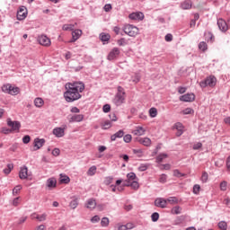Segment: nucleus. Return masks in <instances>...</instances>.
Wrapping results in <instances>:
<instances>
[{
    "instance_id": "bb28decb",
    "label": "nucleus",
    "mask_w": 230,
    "mask_h": 230,
    "mask_svg": "<svg viewBox=\"0 0 230 230\" xmlns=\"http://www.w3.org/2000/svg\"><path fill=\"white\" fill-rule=\"evenodd\" d=\"M34 105L35 107H37L38 109H40V107H42V105H44V100H42V98L40 97H37L34 100Z\"/></svg>"
},
{
    "instance_id": "c03bdc74",
    "label": "nucleus",
    "mask_w": 230,
    "mask_h": 230,
    "mask_svg": "<svg viewBox=\"0 0 230 230\" xmlns=\"http://www.w3.org/2000/svg\"><path fill=\"white\" fill-rule=\"evenodd\" d=\"M149 116H150L151 118H155V116H157V109H155V108H151V109L149 110Z\"/></svg>"
},
{
    "instance_id": "4d7b16f0",
    "label": "nucleus",
    "mask_w": 230,
    "mask_h": 230,
    "mask_svg": "<svg viewBox=\"0 0 230 230\" xmlns=\"http://www.w3.org/2000/svg\"><path fill=\"white\" fill-rule=\"evenodd\" d=\"M31 139V138L30 137L29 135L24 136V137H22V143H24V145H28V143H30Z\"/></svg>"
},
{
    "instance_id": "423d86ee",
    "label": "nucleus",
    "mask_w": 230,
    "mask_h": 230,
    "mask_svg": "<svg viewBox=\"0 0 230 230\" xmlns=\"http://www.w3.org/2000/svg\"><path fill=\"white\" fill-rule=\"evenodd\" d=\"M38 42L41 46H46V47L51 46V40L49 38H48V36H46V35L39 36Z\"/></svg>"
},
{
    "instance_id": "e2e57ef3",
    "label": "nucleus",
    "mask_w": 230,
    "mask_h": 230,
    "mask_svg": "<svg viewBox=\"0 0 230 230\" xmlns=\"http://www.w3.org/2000/svg\"><path fill=\"white\" fill-rule=\"evenodd\" d=\"M117 94H122L125 96V89L121 86H118V93Z\"/></svg>"
},
{
    "instance_id": "de8ad7c7",
    "label": "nucleus",
    "mask_w": 230,
    "mask_h": 230,
    "mask_svg": "<svg viewBox=\"0 0 230 230\" xmlns=\"http://www.w3.org/2000/svg\"><path fill=\"white\" fill-rule=\"evenodd\" d=\"M111 127H112V124L111 123V121L106 120L103 124H102V129L103 130H107L109 128H111Z\"/></svg>"
},
{
    "instance_id": "473e14b6",
    "label": "nucleus",
    "mask_w": 230,
    "mask_h": 230,
    "mask_svg": "<svg viewBox=\"0 0 230 230\" xmlns=\"http://www.w3.org/2000/svg\"><path fill=\"white\" fill-rule=\"evenodd\" d=\"M12 170H13V164H8L7 168L4 169V173H5V175H8L10 174Z\"/></svg>"
},
{
    "instance_id": "6e6552de",
    "label": "nucleus",
    "mask_w": 230,
    "mask_h": 230,
    "mask_svg": "<svg viewBox=\"0 0 230 230\" xmlns=\"http://www.w3.org/2000/svg\"><path fill=\"white\" fill-rule=\"evenodd\" d=\"M173 128H175L177 130V132H176L177 137H181V136H182V134H184V125H182V123L176 122L173 126Z\"/></svg>"
},
{
    "instance_id": "8fccbe9b",
    "label": "nucleus",
    "mask_w": 230,
    "mask_h": 230,
    "mask_svg": "<svg viewBox=\"0 0 230 230\" xmlns=\"http://www.w3.org/2000/svg\"><path fill=\"white\" fill-rule=\"evenodd\" d=\"M151 220H152V222H157V220H159V213L154 212L151 215Z\"/></svg>"
},
{
    "instance_id": "4be33fe9",
    "label": "nucleus",
    "mask_w": 230,
    "mask_h": 230,
    "mask_svg": "<svg viewBox=\"0 0 230 230\" xmlns=\"http://www.w3.org/2000/svg\"><path fill=\"white\" fill-rule=\"evenodd\" d=\"M123 136H125V131H123V129H119V131H117L115 134H113L111 137V140L116 141V139H119V138L123 137Z\"/></svg>"
},
{
    "instance_id": "09e8293b",
    "label": "nucleus",
    "mask_w": 230,
    "mask_h": 230,
    "mask_svg": "<svg viewBox=\"0 0 230 230\" xmlns=\"http://www.w3.org/2000/svg\"><path fill=\"white\" fill-rule=\"evenodd\" d=\"M167 202H169L170 204H177L179 202V199H177L176 197H170L167 199Z\"/></svg>"
},
{
    "instance_id": "dca6fc26",
    "label": "nucleus",
    "mask_w": 230,
    "mask_h": 230,
    "mask_svg": "<svg viewBox=\"0 0 230 230\" xmlns=\"http://www.w3.org/2000/svg\"><path fill=\"white\" fill-rule=\"evenodd\" d=\"M136 141L140 143V145H144V146H150L152 145V140L149 137H137Z\"/></svg>"
},
{
    "instance_id": "f03ea898",
    "label": "nucleus",
    "mask_w": 230,
    "mask_h": 230,
    "mask_svg": "<svg viewBox=\"0 0 230 230\" xmlns=\"http://www.w3.org/2000/svg\"><path fill=\"white\" fill-rule=\"evenodd\" d=\"M123 31L126 33V35H128V37H136L137 35H139V29L131 24L125 25Z\"/></svg>"
},
{
    "instance_id": "0eeeda50",
    "label": "nucleus",
    "mask_w": 230,
    "mask_h": 230,
    "mask_svg": "<svg viewBox=\"0 0 230 230\" xmlns=\"http://www.w3.org/2000/svg\"><path fill=\"white\" fill-rule=\"evenodd\" d=\"M204 85L206 87H215V85H217V77L214 75H209L205 79Z\"/></svg>"
},
{
    "instance_id": "b1692460",
    "label": "nucleus",
    "mask_w": 230,
    "mask_h": 230,
    "mask_svg": "<svg viewBox=\"0 0 230 230\" xmlns=\"http://www.w3.org/2000/svg\"><path fill=\"white\" fill-rule=\"evenodd\" d=\"M145 132H146V130H145L143 127L138 126L137 129L133 130L132 134H134V136H145Z\"/></svg>"
},
{
    "instance_id": "1a4fd4ad",
    "label": "nucleus",
    "mask_w": 230,
    "mask_h": 230,
    "mask_svg": "<svg viewBox=\"0 0 230 230\" xmlns=\"http://www.w3.org/2000/svg\"><path fill=\"white\" fill-rule=\"evenodd\" d=\"M52 134L56 136V137H64V136H66V128H55Z\"/></svg>"
},
{
    "instance_id": "aec40b11",
    "label": "nucleus",
    "mask_w": 230,
    "mask_h": 230,
    "mask_svg": "<svg viewBox=\"0 0 230 230\" xmlns=\"http://www.w3.org/2000/svg\"><path fill=\"white\" fill-rule=\"evenodd\" d=\"M47 188H49V190H53V188H57V179L55 178H49L47 180Z\"/></svg>"
},
{
    "instance_id": "5701e85b",
    "label": "nucleus",
    "mask_w": 230,
    "mask_h": 230,
    "mask_svg": "<svg viewBox=\"0 0 230 230\" xmlns=\"http://www.w3.org/2000/svg\"><path fill=\"white\" fill-rule=\"evenodd\" d=\"M87 209H94L96 208V199H89L87 201H86V206Z\"/></svg>"
},
{
    "instance_id": "bf43d9fd",
    "label": "nucleus",
    "mask_w": 230,
    "mask_h": 230,
    "mask_svg": "<svg viewBox=\"0 0 230 230\" xmlns=\"http://www.w3.org/2000/svg\"><path fill=\"white\" fill-rule=\"evenodd\" d=\"M165 40H166V42H172V40H173V35H172V34H166L165 35Z\"/></svg>"
},
{
    "instance_id": "f257e3e1",
    "label": "nucleus",
    "mask_w": 230,
    "mask_h": 230,
    "mask_svg": "<svg viewBox=\"0 0 230 230\" xmlns=\"http://www.w3.org/2000/svg\"><path fill=\"white\" fill-rule=\"evenodd\" d=\"M66 92L64 93V98L68 103H73L76 100L82 98L80 93H84L85 84L82 82L66 83L65 85Z\"/></svg>"
},
{
    "instance_id": "f3484780",
    "label": "nucleus",
    "mask_w": 230,
    "mask_h": 230,
    "mask_svg": "<svg viewBox=\"0 0 230 230\" xmlns=\"http://www.w3.org/2000/svg\"><path fill=\"white\" fill-rule=\"evenodd\" d=\"M44 143H46V139H44V138H35L34 139L35 150H40V148H42V146H44Z\"/></svg>"
},
{
    "instance_id": "a19ab883",
    "label": "nucleus",
    "mask_w": 230,
    "mask_h": 230,
    "mask_svg": "<svg viewBox=\"0 0 230 230\" xmlns=\"http://www.w3.org/2000/svg\"><path fill=\"white\" fill-rule=\"evenodd\" d=\"M63 30L65 31H73L74 30H75V25H73V24H64L63 25Z\"/></svg>"
},
{
    "instance_id": "864d4df0",
    "label": "nucleus",
    "mask_w": 230,
    "mask_h": 230,
    "mask_svg": "<svg viewBox=\"0 0 230 230\" xmlns=\"http://www.w3.org/2000/svg\"><path fill=\"white\" fill-rule=\"evenodd\" d=\"M123 140L125 143H130V141H132V135L128 134V135L124 136Z\"/></svg>"
},
{
    "instance_id": "6e6d98bb",
    "label": "nucleus",
    "mask_w": 230,
    "mask_h": 230,
    "mask_svg": "<svg viewBox=\"0 0 230 230\" xmlns=\"http://www.w3.org/2000/svg\"><path fill=\"white\" fill-rule=\"evenodd\" d=\"M221 191H226L227 190V181H222L220 183Z\"/></svg>"
},
{
    "instance_id": "c756f323",
    "label": "nucleus",
    "mask_w": 230,
    "mask_h": 230,
    "mask_svg": "<svg viewBox=\"0 0 230 230\" xmlns=\"http://www.w3.org/2000/svg\"><path fill=\"white\" fill-rule=\"evenodd\" d=\"M96 165L91 166L87 171V175H89V177H93V175L96 174Z\"/></svg>"
},
{
    "instance_id": "c85d7f7f",
    "label": "nucleus",
    "mask_w": 230,
    "mask_h": 230,
    "mask_svg": "<svg viewBox=\"0 0 230 230\" xmlns=\"http://www.w3.org/2000/svg\"><path fill=\"white\" fill-rule=\"evenodd\" d=\"M171 212L172 215H181L182 213V208L176 206L172 208Z\"/></svg>"
},
{
    "instance_id": "79ce46f5",
    "label": "nucleus",
    "mask_w": 230,
    "mask_h": 230,
    "mask_svg": "<svg viewBox=\"0 0 230 230\" xmlns=\"http://www.w3.org/2000/svg\"><path fill=\"white\" fill-rule=\"evenodd\" d=\"M218 227L221 230H227V223L226 221H220L218 223Z\"/></svg>"
},
{
    "instance_id": "9b49d317",
    "label": "nucleus",
    "mask_w": 230,
    "mask_h": 230,
    "mask_svg": "<svg viewBox=\"0 0 230 230\" xmlns=\"http://www.w3.org/2000/svg\"><path fill=\"white\" fill-rule=\"evenodd\" d=\"M217 26H218L219 30L223 32H226V31H227V30H229V25H227V22H225L224 19L217 20Z\"/></svg>"
},
{
    "instance_id": "052dcab7",
    "label": "nucleus",
    "mask_w": 230,
    "mask_h": 230,
    "mask_svg": "<svg viewBox=\"0 0 230 230\" xmlns=\"http://www.w3.org/2000/svg\"><path fill=\"white\" fill-rule=\"evenodd\" d=\"M133 154H136L137 155H138V157H141V155H143V150H141V149H133Z\"/></svg>"
},
{
    "instance_id": "f704fd0d",
    "label": "nucleus",
    "mask_w": 230,
    "mask_h": 230,
    "mask_svg": "<svg viewBox=\"0 0 230 230\" xmlns=\"http://www.w3.org/2000/svg\"><path fill=\"white\" fill-rule=\"evenodd\" d=\"M173 176H174V177H177L178 179H181V177H186V174H185V173H182V172H181V171L175 169V170L173 171Z\"/></svg>"
},
{
    "instance_id": "9d476101",
    "label": "nucleus",
    "mask_w": 230,
    "mask_h": 230,
    "mask_svg": "<svg viewBox=\"0 0 230 230\" xmlns=\"http://www.w3.org/2000/svg\"><path fill=\"white\" fill-rule=\"evenodd\" d=\"M125 102V95H122L120 93H116L114 99H113V103L119 107V105L123 104Z\"/></svg>"
},
{
    "instance_id": "393cba45",
    "label": "nucleus",
    "mask_w": 230,
    "mask_h": 230,
    "mask_svg": "<svg viewBox=\"0 0 230 230\" xmlns=\"http://www.w3.org/2000/svg\"><path fill=\"white\" fill-rule=\"evenodd\" d=\"M48 217V214L44 213L42 215H38V214H32L31 218H36V220H39V222H44L46 221V218Z\"/></svg>"
},
{
    "instance_id": "37998d69",
    "label": "nucleus",
    "mask_w": 230,
    "mask_h": 230,
    "mask_svg": "<svg viewBox=\"0 0 230 230\" xmlns=\"http://www.w3.org/2000/svg\"><path fill=\"white\" fill-rule=\"evenodd\" d=\"M114 181V178H113V177L108 176V177H106L105 180H104V184H105L106 186H109L110 184H112V181Z\"/></svg>"
},
{
    "instance_id": "20e7f679",
    "label": "nucleus",
    "mask_w": 230,
    "mask_h": 230,
    "mask_svg": "<svg viewBox=\"0 0 230 230\" xmlns=\"http://www.w3.org/2000/svg\"><path fill=\"white\" fill-rule=\"evenodd\" d=\"M28 15V10L26 9V6L22 5L20 6L18 12H17V19L18 21H24L25 17Z\"/></svg>"
},
{
    "instance_id": "58836bf2",
    "label": "nucleus",
    "mask_w": 230,
    "mask_h": 230,
    "mask_svg": "<svg viewBox=\"0 0 230 230\" xmlns=\"http://www.w3.org/2000/svg\"><path fill=\"white\" fill-rule=\"evenodd\" d=\"M118 46H127L128 41L125 38H121L120 40H117Z\"/></svg>"
},
{
    "instance_id": "338daca9",
    "label": "nucleus",
    "mask_w": 230,
    "mask_h": 230,
    "mask_svg": "<svg viewBox=\"0 0 230 230\" xmlns=\"http://www.w3.org/2000/svg\"><path fill=\"white\" fill-rule=\"evenodd\" d=\"M110 119L111 121H118V117H116V113H111L110 114Z\"/></svg>"
},
{
    "instance_id": "cd10ccee",
    "label": "nucleus",
    "mask_w": 230,
    "mask_h": 230,
    "mask_svg": "<svg viewBox=\"0 0 230 230\" xmlns=\"http://www.w3.org/2000/svg\"><path fill=\"white\" fill-rule=\"evenodd\" d=\"M100 39H101L102 42H109V40H111V35L107 34L105 32H102L100 34Z\"/></svg>"
},
{
    "instance_id": "49530a36",
    "label": "nucleus",
    "mask_w": 230,
    "mask_h": 230,
    "mask_svg": "<svg viewBox=\"0 0 230 230\" xmlns=\"http://www.w3.org/2000/svg\"><path fill=\"white\" fill-rule=\"evenodd\" d=\"M167 179H168V175L163 173L160 175L159 182H161L162 184H164L166 182Z\"/></svg>"
},
{
    "instance_id": "13d9d810",
    "label": "nucleus",
    "mask_w": 230,
    "mask_h": 230,
    "mask_svg": "<svg viewBox=\"0 0 230 230\" xmlns=\"http://www.w3.org/2000/svg\"><path fill=\"white\" fill-rule=\"evenodd\" d=\"M102 111H103V112H105V113L111 112V104H105V105L102 107Z\"/></svg>"
},
{
    "instance_id": "7c9ffc66",
    "label": "nucleus",
    "mask_w": 230,
    "mask_h": 230,
    "mask_svg": "<svg viewBox=\"0 0 230 230\" xmlns=\"http://www.w3.org/2000/svg\"><path fill=\"white\" fill-rule=\"evenodd\" d=\"M126 186H130L133 190H139V182H137V180L133 181L131 183L126 184Z\"/></svg>"
},
{
    "instance_id": "c9c22d12",
    "label": "nucleus",
    "mask_w": 230,
    "mask_h": 230,
    "mask_svg": "<svg viewBox=\"0 0 230 230\" xmlns=\"http://www.w3.org/2000/svg\"><path fill=\"white\" fill-rule=\"evenodd\" d=\"M70 181H71V179H69V177L68 176H62L61 175V177H60V182L62 183V184H69V182H70Z\"/></svg>"
},
{
    "instance_id": "6ab92c4d",
    "label": "nucleus",
    "mask_w": 230,
    "mask_h": 230,
    "mask_svg": "<svg viewBox=\"0 0 230 230\" xmlns=\"http://www.w3.org/2000/svg\"><path fill=\"white\" fill-rule=\"evenodd\" d=\"M191 6H193L191 0H185L181 3L180 8H181V10H190Z\"/></svg>"
},
{
    "instance_id": "f8f14e48",
    "label": "nucleus",
    "mask_w": 230,
    "mask_h": 230,
    "mask_svg": "<svg viewBox=\"0 0 230 230\" xmlns=\"http://www.w3.org/2000/svg\"><path fill=\"white\" fill-rule=\"evenodd\" d=\"M131 21H143L145 19V14L143 13H132L128 15Z\"/></svg>"
},
{
    "instance_id": "412c9836",
    "label": "nucleus",
    "mask_w": 230,
    "mask_h": 230,
    "mask_svg": "<svg viewBox=\"0 0 230 230\" xmlns=\"http://www.w3.org/2000/svg\"><path fill=\"white\" fill-rule=\"evenodd\" d=\"M19 177L22 180L28 179V167L26 165L21 167Z\"/></svg>"
},
{
    "instance_id": "774afa93",
    "label": "nucleus",
    "mask_w": 230,
    "mask_h": 230,
    "mask_svg": "<svg viewBox=\"0 0 230 230\" xmlns=\"http://www.w3.org/2000/svg\"><path fill=\"white\" fill-rule=\"evenodd\" d=\"M208 172H203L202 174L203 182H208Z\"/></svg>"
},
{
    "instance_id": "4c0bfd02",
    "label": "nucleus",
    "mask_w": 230,
    "mask_h": 230,
    "mask_svg": "<svg viewBox=\"0 0 230 230\" xmlns=\"http://www.w3.org/2000/svg\"><path fill=\"white\" fill-rule=\"evenodd\" d=\"M70 208L72 209H76V208H78V199H75L70 202Z\"/></svg>"
},
{
    "instance_id": "ddd939ff",
    "label": "nucleus",
    "mask_w": 230,
    "mask_h": 230,
    "mask_svg": "<svg viewBox=\"0 0 230 230\" xmlns=\"http://www.w3.org/2000/svg\"><path fill=\"white\" fill-rule=\"evenodd\" d=\"M155 206L156 208H162L163 209H164V208H166L167 206V200L164 199V198H157L155 200Z\"/></svg>"
},
{
    "instance_id": "2eb2a0df",
    "label": "nucleus",
    "mask_w": 230,
    "mask_h": 230,
    "mask_svg": "<svg viewBox=\"0 0 230 230\" xmlns=\"http://www.w3.org/2000/svg\"><path fill=\"white\" fill-rule=\"evenodd\" d=\"M84 121V114H75L69 119V123H80Z\"/></svg>"
},
{
    "instance_id": "603ef678",
    "label": "nucleus",
    "mask_w": 230,
    "mask_h": 230,
    "mask_svg": "<svg viewBox=\"0 0 230 230\" xmlns=\"http://www.w3.org/2000/svg\"><path fill=\"white\" fill-rule=\"evenodd\" d=\"M101 226L102 227H107V226H109V219H108V217H102V219L101 221Z\"/></svg>"
},
{
    "instance_id": "ea45409f",
    "label": "nucleus",
    "mask_w": 230,
    "mask_h": 230,
    "mask_svg": "<svg viewBox=\"0 0 230 230\" xmlns=\"http://www.w3.org/2000/svg\"><path fill=\"white\" fill-rule=\"evenodd\" d=\"M9 94H12L13 96L19 94V87L12 86L11 90L9 91Z\"/></svg>"
},
{
    "instance_id": "a18cd8bd",
    "label": "nucleus",
    "mask_w": 230,
    "mask_h": 230,
    "mask_svg": "<svg viewBox=\"0 0 230 230\" xmlns=\"http://www.w3.org/2000/svg\"><path fill=\"white\" fill-rule=\"evenodd\" d=\"M148 170V164H142L138 166L139 172H146Z\"/></svg>"
},
{
    "instance_id": "a878e982",
    "label": "nucleus",
    "mask_w": 230,
    "mask_h": 230,
    "mask_svg": "<svg viewBox=\"0 0 230 230\" xmlns=\"http://www.w3.org/2000/svg\"><path fill=\"white\" fill-rule=\"evenodd\" d=\"M205 40H207V42H215V36L211 31L205 32Z\"/></svg>"
},
{
    "instance_id": "4468645a",
    "label": "nucleus",
    "mask_w": 230,
    "mask_h": 230,
    "mask_svg": "<svg viewBox=\"0 0 230 230\" xmlns=\"http://www.w3.org/2000/svg\"><path fill=\"white\" fill-rule=\"evenodd\" d=\"M80 37H82V30L76 29L72 31V40L69 42H76Z\"/></svg>"
},
{
    "instance_id": "2f4dec72",
    "label": "nucleus",
    "mask_w": 230,
    "mask_h": 230,
    "mask_svg": "<svg viewBox=\"0 0 230 230\" xmlns=\"http://www.w3.org/2000/svg\"><path fill=\"white\" fill-rule=\"evenodd\" d=\"M11 89H12V84H4L2 86L3 93H5L6 94H10V90Z\"/></svg>"
},
{
    "instance_id": "e433bc0d",
    "label": "nucleus",
    "mask_w": 230,
    "mask_h": 230,
    "mask_svg": "<svg viewBox=\"0 0 230 230\" xmlns=\"http://www.w3.org/2000/svg\"><path fill=\"white\" fill-rule=\"evenodd\" d=\"M128 181H137V176L134 172H128L127 174Z\"/></svg>"
},
{
    "instance_id": "39448f33",
    "label": "nucleus",
    "mask_w": 230,
    "mask_h": 230,
    "mask_svg": "<svg viewBox=\"0 0 230 230\" xmlns=\"http://www.w3.org/2000/svg\"><path fill=\"white\" fill-rule=\"evenodd\" d=\"M121 53V51L118 49V48H113L108 57H107V59L108 60H116V58H118V57H119V54Z\"/></svg>"
},
{
    "instance_id": "5fc2aeb1",
    "label": "nucleus",
    "mask_w": 230,
    "mask_h": 230,
    "mask_svg": "<svg viewBox=\"0 0 230 230\" xmlns=\"http://www.w3.org/2000/svg\"><path fill=\"white\" fill-rule=\"evenodd\" d=\"M21 190H22V186L17 185V186L14 187V189L13 190V195H17V193H19V191H21Z\"/></svg>"
},
{
    "instance_id": "69168bd1",
    "label": "nucleus",
    "mask_w": 230,
    "mask_h": 230,
    "mask_svg": "<svg viewBox=\"0 0 230 230\" xmlns=\"http://www.w3.org/2000/svg\"><path fill=\"white\" fill-rule=\"evenodd\" d=\"M100 220V217L99 216H94L91 218V222H93V224H96L98 223V221Z\"/></svg>"
},
{
    "instance_id": "3c124183",
    "label": "nucleus",
    "mask_w": 230,
    "mask_h": 230,
    "mask_svg": "<svg viewBox=\"0 0 230 230\" xmlns=\"http://www.w3.org/2000/svg\"><path fill=\"white\" fill-rule=\"evenodd\" d=\"M193 193L194 195H199V193H200V185L195 184L193 186Z\"/></svg>"
},
{
    "instance_id": "680f3d73",
    "label": "nucleus",
    "mask_w": 230,
    "mask_h": 230,
    "mask_svg": "<svg viewBox=\"0 0 230 230\" xmlns=\"http://www.w3.org/2000/svg\"><path fill=\"white\" fill-rule=\"evenodd\" d=\"M52 155H55V157H58V155H60V149L54 148L52 151Z\"/></svg>"
},
{
    "instance_id": "72a5a7b5",
    "label": "nucleus",
    "mask_w": 230,
    "mask_h": 230,
    "mask_svg": "<svg viewBox=\"0 0 230 230\" xmlns=\"http://www.w3.org/2000/svg\"><path fill=\"white\" fill-rule=\"evenodd\" d=\"M168 157V155L166 154H160L156 156V163H163L164 159H166Z\"/></svg>"
},
{
    "instance_id": "0e129e2a",
    "label": "nucleus",
    "mask_w": 230,
    "mask_h": 230,
    "mask_svg": "<svg viewBox=\"0 0 230 230\" xmlns=\"http://www.w3.org/2000/svg\"><path fill=\"white\" fill-rule=\"evenodd\" d=\"M183 114H191L193 112V110L191 108H186L185 110L182 111Z\"/></svg>"
},
{
    "instance_id": "a211bd4d",
    "label": "nucleus",
    "mask_w": 230,
    "mask_h": 230,
    "mask_svg": "<svg viewBox=\"0 0 230 230\" xmlns=\"http://www.w3.org/2000/svg\"><path fill=\"white\" fill-rule=\"evenodd\" d=\"M195 100V94L187 93L180 96V102H193Z\"/></svg>"
},
{
    "instance_id": "7ed1b4c3",
    "label": "nucleus",
    "mask_w": 230,
    "mask_h": 230,
    "mask_svg": "<svg viewBox=\"0 0 230 230\" xmlns=\"http://www.w3.org/2000/svg\"><path fill=\"white\" fill-rule=\"evenodd\" d=\"M7 125L11 128L12 132H19L21 130V122L14 120L13 121L12 119H7Z\"/></svg>"
}]
</instances>
